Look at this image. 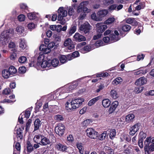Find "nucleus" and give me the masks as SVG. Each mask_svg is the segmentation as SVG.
<instances>
[{
  "label": "nucleus",
  "instance_id": "obj_61",
  "mask_svg": "<svg viewBox=\"0 0 154 154\" xmlns=\"http://www.w3.org/2000/svg\"><path fill=\"white\" fill-rule=\"evenodd\" d=\"M143 89V87H136L135 89V91L138 94L141 92Z\"/></svg>",
  "mask_w": 154,
  "mask_h": 154
},
{
  "label": "nucleus",
  "instance_id": "obj_57",
  "mask_svg": "<svg viewBox=\"0 0 154 154\" xmlns=\"http://www.w3.org/2000/svg\"><path fill=\"white\" fill-rule=\"evenodd\" d=\"M103 41L106 43H112L111 42V40L110 39V36L109 37L108 36H106L104 37L103 38Z\"/></svg>",
  "mask_w": 154,
  "mask_h": 154
},
{
  "label": "nucleus",
  "instance_id": "obj_16",
  "mask_svg": "<svg viewBox=\"0 0 154 154\" xmlns=\"http://www.w3.org/2000/svg\"><path fill=\"white\" fill-rule=\"evenodd\" d=\"M72 60V58L70 54H69L66 56L61 55L60 57V62L62 63H65L67 60Z\"/></svg>",
  "mask_w": 154,
  "mask_h": 154
},
{
  "label": "nucleus",
  "instance_id": "obj_34",
  "mask_svg": "<svg viewBox=\"0 0 154 154\" xmlns=\"http://www.w3.org/2000/svg\"><path fill=\"white\" fill-rule=\"evenodd\" d=\"M100 99L99 97H97L94 98L89 101L88 103V105L89 106H91L94 105L96 102H97Z\"/></svg>",
  "mask_w": 154,
  "mask_h": 154
},
{
  "label": "nucleus",
  "instance_id": "obj_12",
  "mask_svg": "<svg viewBox=\"0 0 154 154\" xmlns=\"http://www.w3.org/2000/svg\"><path fill=\"white\" fill-rule=\"evenodd\" d=\"M96 27L97 31L99 33H103L107 28L106 25L101 23H98L96 24Z\"/></svg>",
  "mask_w": 154,
  "mask_h": 154
},
{
  "label": "nucleus",
  "instance_id": "obj_41",
  "mask_svg": "<svg viewBox=\"0 0 154 154\" xmlns=\"http://www.w3.org/2000/svg\"><path fill=\"white\" fill-rule=\"evenodd\" d=\"M106 152L108 154H114V152L113 149L110 147L106 146L104 148Z\"/></svg>",
  "mask_w": 154,
  "mask_h": 154
},
{
  "label": "nucleus",
  "instance_id": "obj_38",
  "mask_svg": "<svg viewBox=\"0 0 154 154\" xmlns=\"http://www.w3.org/2000/svg\"><path fill=\"white\" fill-rule=\"evenodd\" d=\"M147 72L146 70H144L142 69H138L137 70H135L134 74L135 75H139L141 74H144Z\"/></svg>",
  "mask_w": 154,
  "mask_h": 154
},
{
  "label": "nucleus",
  "instance_id": "obj_9",
  "mask_svg": "<svg viewBox=\"0 0 154 154\" xmlns=\"http://www.w3.org/2000/svg\"><path fill=\"white\" fill-rule=\"evenodd\" d=\"M60 92L58 90L55 92L54 94L50 95L48 98V100H53L56 99L60 100L64 98V97H61V94L60 93Z\"/></svg>",
  "mask_w": 154,
  "mask_h": 154
},
{
  "label": "nucleus",
  "instance_id": "obj_59",
  "mask_svg": "<svg viewBox=\"0 0 154 154\" xmlns=\"http://www.w3.org/2000/svg\"><path fill=\"white\" fill-rule=\"evenodd\" d=\"M82 3H80L77 8V11L78 13L81 12L82 11L83 6L82 5Z\"/></svg>",
  "mask_w": 154,
  "mask_h": 154
},
{
  "label": "nucleus",
  "instance_id": "obj_53",
  "mask_svg": "<svg viewBox=\"0 0 154 154\" xmlns=\"http://www.w3.org/2000/svg\"><path fill=\"white\" fill-rule=\"evenodd\" d=\"M35 24L32 23H29L28 24V27L30 30L34 29L35 28Z\"/></svg>",
  "mask_w": 154,
  "mask_h": 154
},
{
  "label": "nucleus",
  "instance_id": "obj_36",
  "mask_svg": "<svg viewBox=\"0 0 154 154\" xmlns=\"http://www.w3.org/2000/svg\"><path fill=\"white\" fill-rule=\"evenodd\" d=\"M76 30V26L74 25H72L69 29L68 33L70 35H72L74 33Z\"/></svg>",
  "mask_w": 154,
  "mask_h": 154
},
{
  "label": "nucleus",
  "instance_id": "obj_45",
  "mask_svg": "<svg viewBox=\"0 0 154 154\" xmlns=\"http://www.w3.org/2000/svg\"><path fill=\"white\" fill-rule=\"evenodd\" d=\"M123 81L121 77H117L114 79L112 82V83L114 85H117Z\"/></svg>",
  "mask_w": 154,
  "mask_h": 154
},
{
  "label": "nucleus",
  "instance_id": "obj_5",
  "mask_svg": "<svg viewBox=\"0 0 154 154\" xmlns=\"http://www.w3.org/2000/svg\"><path fill=\"white\" fill-rule=\"evenodd\" d=\"M92 29V27L88 22H86L80 25L79 30L80 32L86 34L88 33Z\"/></svg>",
  "mask_w": 154,
  "mask_h": 154
},
{
  "label": "nucleus",
  "instance_id": "obj_4",
  "mask_svg": "<svg viewBox=\"0 0 154 154\" xmlns=\"http://www.w3.org/2000/svg\"><path fill=\"white\" fill-rule=\"evenodd\" d=\"M149 139H146L144 142V149L146 154H150L151 152L154 151V144H151L150 145Z\"/></svg>",
  "mask_w": 154,
  "mask_h": 154
},
{
  "label": "nucleus",
  "instance_id": "obj_31",
  "mask_svg": "<svg viewBox=\"0 0 154 154\" xmlns=\"http://www.w3.org/2000/svg\"><path fill=\"white\" fill-rule=\"evenodd\" d=\"M107 131L109 132V136L110 138L111 139H113L115 137L116 134L115 129H109Z\"/></svg>",
  "mask_w": 154,
  "mask_h": 154
},
{
  "label": "nucleus",
  "instance_id": "obj_26",
  "mask_svg": "<svg viewBox=\"0 0 154 154\" xmlns=\"http://www.w3.org/2000/svg\"><path fill=\"white\" fill-rule=\"evenodd\" d=\"M44 55L42 53H40L38 57L37 62V64L38 66H40L41 63L43 62V60H45Z\"/></svg>",
  "mask_w": 154,
  "mask_h": 154
},
{
  "label": "nucleus",
  "instance_id": "obj_42",
  "mask_svg": "<svg viewBox=\"0 0 154 154\" xmlns=\"http://www.w3.org/2000/svg\"><path fill=\"white\" fill-rule=\"evenodd\" d=\"M8 71L11 75H13L15 73L17 72L16 68L13 66H10L8 69Z\"/></svg>",
  "mask_w": 154,
  "mask_h": 154
},
{
  "label": "nucleus",
  "instance_id": "obj_56",
  "mask_svg": "<svg viewBox=\"0 0 154 154\" xmlns=\"http://www.w3.org/2000/svg\"><path fill=\"white\" fill-rule=\"evenodd\" d=\"M26 71V69L24 66H21L18 69V72L19 73L23 74L25 73Z\"/></svg>",
  "mask_w": 154,
  "mask_h": 154
},
{
  "label": "nucleus",
  "instance_id": "obj_7",
  "mask_svg": "<svg viewBox=\"0 0 154 154\" xmlns=\"http://www.w3.org/2000/svg\"><path fill=\"white\" fill-rule=\"evenodd\" d=\"M58 20H61L64 17H66L67 14V11L64 9L63 7L59 8L58 10Z\"/></svg>",
  "mask_w": 154,
  "mask_h": 154
},
{
  "label": "nucleus",
  "instance_id": "obj_47",
  "mask_svg": "<svg viewBox=\"0 0 154 154\" xmlns=\"http://www.w3.org/2000/svg\"><path fill=\"white\" fill-rule=\"evenodd\" d=\"M27 151L29 152H31L34 149L33 146L29 141L27 142Z\"/></svg>",
  "mask_w": 154,
  "mask_h": 154
},
{
  "label": "nucleus",
  "instance_id": "obj_51",
  "mask_svg": "<svg viewBox=\"0 0 154 154\" xmlns=\"http://www.w3.org/2000/svg\"><path fill=\"white\" fill-rule=\"evenodd\" d=\"M145 7V5L143 3H140L139 5L135 7V10L139 11L141 9L144 8Z\"/></svg>",
  "mask_w": 154,
  "mask_h": 154
},
{
  "label": "nucleus",
  "instance_id": "obj_48",
  "mask_svg": "<svg viewBox=\"0 0 154 154\" xmlns=\"http://www.w3.org/2000/svg\"><path fill=\"white\" fill-rule=\"evenodd\" d=\"M91 17L93 20L94 21H100L99 16H98L95 13L91 14Z\"/></svg>",
  "mask_w": 154,
  "mask_h": 154
},
{
  "label": "nucleus",
  "instance_id": "obj_6",
  "mask_svg": "<svg viewBox=\"0 0 154 154\" xmlns=\"http://www.w3.org/2000/svg\"><path fill=\"white\" fill-rule=\"evenodd\" d=\"M86 132L87 136L91 139H96L98 136V132L92 128H87Z\"/></svg>",
  "mask_w": 154,
  "mask_h": 154
},
{
  "label": "nucleus",
  "instance_id": "obj_1",
  "mask_svg": "<svg viewBox=\"0 0 154 154\" xmlns=\"http://www.w3.org/2000/svg\"><path fill=\"white\" fill-rule=\"evenodd\" d=\"M84 100L82 98L69 100L65 104L66 108L67 110H74L81 105Z\"/></svg>",
  "mask_w": 154,
  "mask_h": 154
},
{
  "label": "nucleus",
  "instance_id": "obj_14",
  "mask_svg": "<svg viewBox=\"0 0 154 154\" xmlns=\"http://www.w3.org/2000/svg\"><path fill=\"white\" fill-rule=\"evenodd\" d=\"M109 36L112 43L117 41L120 39L119 33L117 30H115L114 33H111Z\"/></svg>",
  "mask_w": 154,
  "mask_h": 154
},
{
  "label": "nucleus",
  "instance_id": "obj_10",
  "mask_svg": "<svg viewBox=\"0 0 154 154\" xmlns=\"http://www.w3.org/2000/svg\"><path fill=\"white\" fill-rule=\"evenodd\" d=\"M63 45L67 47L69 50L73 49L75 48L74 43L70 38H68L65 41Z\"/></svg>",
  "mask_w": 154,
  "mask_h": 154
},
{
  "label": "nucleus",
  "instance_id": "obj_23",
  "mask_svg": "<svg viewBox=\"0 0 154 154\" xmlns=\"http://www.w3.org/2000/svg\"><path fill=\"white\" fill-rule=\"evenodd\" d=\"M27 45L25 40L24 39H20L19 42V47L21 50H23L26 47Z\"/></svg>",
  "mask_w": 154,
  "mask_h": 154
},
{
  "label": "nucleus",
  "instance_id": "obj_32",
  "mask_svg": "<svg viewBox=\"0 0 154 154\" xmlns=\"http://www.w3.org/2000/svg\"><path fill=\"white\" fill-rule=\"evenodd\" d=\"M90 45H88L85 46L84 48L81 50V52L83 53H86L89 52L92 49H93Z\"/></svg>",
  "mask_w": 154,
  "mask_h": 154
},
{
  "label": "nucleus",
  "instance_id": "obj_43",
  "mask_svg": "<svg viewBox=\"0 0 154 154\" xmlns=\"http://www.w3.org/2000/svg\"><path fill=\"white\" fill-rule=\"evenodd\" d=\"M92 122L91 119H88L82 122V125L84 127L87 126L91 125Z\"/></svg>",
  "mask_w": 154,
  "mask_h": 154
},
{
  "label": "nucleus",
  "instance_id": "obj_8",
  "mask_svg": "<svg viewBox=\"0 0 154 154\" xmlns=\"http://www.w3.org/2000/svg\"><path fill=\"white\" fill-rule=\"evenodd\" d=\"M65 130L64 126L61 123H59L56 127L55 131L56 133L59 136H62L64 133Z\"/></svg>",
  "mask_w": 154,
  "mask_h": 154
},
{
  "label": "nucleus",
  "instance_id": "obj_50",
  "mask_svg": "<svg viewBox=\"0 0 154 154\" xmlns=\"http://www.w3.org/2000/svg\"><path fill=\"white\" fill-rule=\"evenodd\" d=\"M107 133V131H104L102 134H101L99 136V138L100 140H102L105 139Z\"/></svg>",
  "mask_w": 154,
  "mask_h": 154
},
{
  "label": "nucleus",
  "instance_id": "obj_24",
  "mask_svg": "<svg viewBox=\"0 0 154 154\" xmlns=\"http://www.w3.org/2000/svg\"><path fill=\"white\" fill-rule=\"evenodd\" d=\"M16 31L17 32L19 35H21L22 36L25 35L24 28L21 26H17L16 29Z\"/></svg>",
  "mask_w": 154,
  "mask_h": 154
},
{
  "label": "nucleus",
  "instance_id": "obj_18",
  "mask_svg": "<svg viewBox=\"0 0 154 154\" xmlns=\"http://www.w3.org/2000/svg\"><path fill=\"white\" fill-rule=\"evenodd\" d=\"M50 142L49 139L43 135L40 141V144L43 146H46L50 144Z\"/></svg>",
  "mask_w": 154,
  "mask_h": 154
},
{
  "label": "nucleus",
  "instance_id": "obj_37",
  "mask_svg": "<svg viewBox=\"0 0 154 154\" xmlns=\"http://www.w3.org/2000/svg\"><path fill=\"white\" fill-rule=\"evenodd\" d=\"M77 147L79 149V152L81 154L84 153V148L81 143H77L76 144Z\"/></svg>",
  "mask_w": 154,
  "mask_h": 154
},
{
  "label": "nucleus",
  "instance_id": "obj_63",
  "mask_svg": "<svg viewBox=\"0 0 154 154\" xmlns=\"http://www.w3.org/2000/svg\"><path fill=\"white\" fill-rule=\"evenodd\" d=\"M71 56L72 59H73V58H75L79 56V53L78 51H75L73 52L72 55H70Z\"/></svg>",
  "mask_w": 154,
  "mask_h": 154
},
{
  "label": "nucleus",
  "instance_id": "obj_54",
  "mask_svg": "<svg viewBox=\"0 0 154 154\" xmlns=\"http://www.w3.org/2000/svg\"><path fill=\"white\" fill-rule=\"evenodd\" d=\"M54 119L58 121H63V117L61 115H57L54 117Z\"/></svg>",
  "mask_w": 154,
  "mask_h": 154
},
{
  "label": "nucleus",
  "instance_id": "obj_60",
  "mask_svg": "<svg viewBox=\"0 0 154 154\" xmlns=\"http://www.w3.org/2000/svg\"><path fill=\"white\" fill-rule=\"evenodd\" d=\"M25 19V16L23 14H20L18 17V19L20 21H24Z\"/></svg>",
  "mask_w": 154,
  "mask_h": 154
},
{
  "label": "nucleus",
  "instance_id": "obj_11",
  "mask_svg": "<svg viewBox=\"0 0 154 154\" xmlns=\"http://www.w3.org/2000/svg\"><path fill=\"white\" fill-rule=\"evenodd\" d=\"M140 126V124L137 123L131 127L129 129V134L132 136L134 135L138 131Z\"/></svg>",
  "mask_w": 154,
  "mask_h": 154
},
{
  "label": "nucleus",
  "instance_id": "obj_55",
  "mask_svg": "<svg viewBox=\"0 0 154 154\" xmlns=\"http://www.w3.org/2000/svg\"><path fill=\"white\" fill-rule=\"evenodd\" d=\"M27 60L26 58L24 56H22L20 57L19 59V62L22 63H24L26 62Z\"/></svg>",
  "mask_w": 154,
  "mask_h": 154
},
{
  "label": "nucleus",
  "instance_id": "obj_27",
  "mask_svg": "<svg viewBox=\"0 0 154 154\" xmlns=\"http://www.w3.org/2000/svg\"><path fill=\"white\" fill-rule=\"evenodd\" d=\"M57 149L59 151H65L67 149V147L66 146L63 145L60 143H58L56 145Z\"/></svg>",
  "mask_w": 154,
  "mask_h": 154
},
{
  "label": "nucleus",
  "instance_id": "obj_13",
  "mask_svg": "<svg viewBox=\"0 0 154 154\" xmlns=\"http://www.w3.org/2000/svg\"><path fill=\"white\" fill-rule=\"evenodd\" d=\"M108 13L109 11L107 9H103L99 11L97 13V14L99 16L100 21H101Z\"/></svg>",
  "mask_w": 154,
  "mask_h": 154
},
{
  "label": "nucleus",
  "instance_id": "obj_30",
  "mask_svg": "<svg viewBox=\"0 0 154 154\" xmlns=\"http://www.w3.org/2000/svg\"><path fill=\"white\" fill-rule=\"evenodd\" d=\"M43 135L40 134L35 135L33 138V141L36 143H39L40 144V141L42 138Z\"/></svg>",
  "mask_w": 154,
  "mask_h": 154
},
{
  "label": "nucleus",
  "instance_id": "obj_15",
  "mask_svg": "<svg viewBox=\"0 0 154 154\" xmlns=\"http://www.w3.org/2000/svg\"><path fill=\"white\" fill-rule=\"evenodd\" d=\"M73 38L76 42H80L85 41L86 40V38L84 36L78 32L75 34L73 36Z\"/></svg>",
  "mask_w": 154,
  "mask_h": 154
},
{
  "label": "nucleus",
  "instance_id": "obj_46",
  "mask_svg": "<svg viewBox=\"0 0 154 154\" xmlns=\"http://www.w3.org/2000/svg\"><path fill=\"white\" fill-rule=\"evenodd\" d=\"M55 43L54 42H51L49 43L47 46L48 48L46 49L47 52H50L51 51V49L55 45Z\"/></svg>",
  "mask_w": 154,
  "mask_h": 154
},
{
  "label": "nucleus",
  "instance_id": "obj_19",
  "mask_svg": "<svg viewBox=\"0 0 154 154\" xmlns=\"http://www.w3.org/2000/svg\"><path fill=\"white\" fill-rule=\"evenodd\" d=\"M41 67L43 68L46 67H50L51 68V64L50 62V60L47 61L46 60H43L41 63L40 65Z\"/></svg>",
  "mask_w": 154,
  "mask_h": 154
},
{
  "label": "nucleus",
  "instance_id": "obj_35",
  "mask_svg": "<svg viewBox=\"0 0 154 154\" xmlns=\"http://www.w3.org/2000/svg\"><path fill=\"white\" fill-rule=\"evenodd\" d=\"M110 101L108 99H104L102 101L103 106L105 108L108 107L110 105Z\"/></svg>",
  "mask_w": 154,
  "mask_h": 154
},
{
  "label": "nucleus",
  "instance_id": "obj_44",
  "mask_svg": "<svg viewBox=\"0 0 154 154\" xmlns=\"http://www.w3.org/2000/svg\"><path fill=\"white\" fill-rule=\"evenodd\" d=\"M47 46L46 45L42 44L40 45L39 48V49L41 51H43L45 54H47L49 52H47L46 49H47Z\"/></svg>",
  "mask_w": 154,
  "mask_h": 154
},
{
  "label": "nucleus",
  "instance_id": "obj_29",
  "mask_svg": "<svg viewBox=\"0 0 154 154\" xmlns=\"http://www.w3.org/2000/svg\"><path fill=\"white\" fill-rule=\"evenodd\" d=\"M50 62L51 64V68L52 66L56 67L59 64V61L58 59L54 58L52 60H50Z\"/></svg>",
  "mask_w": 154,
  "mask_h": 154
},
{
  "label": "nucleus",
  "instance_id": "obj_3",
  "mask_svg": "<svg viewBox=\"0 0 154 154\" xmlns=\"http://www.w3.org/2000/svg\"><path fill=\"white\" fill-rule=\"evenodd\" d=\"M78 85V83L77 81H75L72 83L70 85H67L64 87L58 89L59 91L61 94V97L63 96V94L65 93H68L72 90L75 88Z\"/></svg>",
  "mask_w": 154,
  "mask_h": 154
},
{
  "label": "nucleus",
  "instance_id": "obj_58",
  "mask_svg": "<svg viewBox=\"0 0 154 154\" xmlns=\"http://www.w3.org/2000/svg\"><path fill=\"white\" fill-rule=\"evenodd\" d=\"M23 115H24V117L26 119H28L30 115V111L29 110H27L24 113H23Z\"/></svg>",
  "mask_w": 154,
  "mask_h": 154
},
{
  "label": "nucleus",
  "instance_id": "obj_64",
  "mask_svg": "<svg viewBox=\"0 0 154 154\" xmlns=\"http://www.w3.org/2000/svg\"><path fill=\"white\" fill-rule=\"evenodd\" d=\"M32 122V120L31 119H29L26 123V130L27 131L29 128L30 124Z\"/></svg>",
  "mask_w": 154,
  "mask_h": 154
},
{
  "label": "nucleus",
  "instance_id": "obj_17",
  "mask_svg": "<svg viewBox=\"0 0 154 154\" xmlns=\"http://www.w3.org/2000/svg\"><path fill=\"white\" fill-rule=\"evenodd\" d=\"M147 82V79L144 77H142L138 79L135 82V84L141 86L145 84Z\"/></svg>",
  "mask_w": 154,
  "mask_h": 154
},
{
  "label": "nucleus",
  "instance_id": "obj_20",
  "mask_svg": "<svg viewBox=\"0 0 154 154\" xmlns=\"http://www.w3.org/2000/svg\"><path fill=\"white\" fill-rule=\"evenodd\" d=\"M27 17L30 20H33L39 17L38 13H30L27 14Z\"/></svg>",
  "mask_w": 154,
  "mask_h": 154
},
{
  "label": "nucleus",
  "instance_id": "obj_22",
  "mask_svg": "<svg viewBox=\"0 0 154 154\" xmlns=\"http://www.w3.org/2000/svg\"><path fill=\"white\" fill-rule=\"evenodd\" d=\"M41 121L38 119H37L34 122V130L33 131V132L39 129V127L41 125Z\"/></svg>",
  "mask_w": 154,
  "mask_h": 154
},
{
  "label": "nucleus",
  "instance_id": "obj_39",
  "mask_svg": "<svg viewBox=\"0 0 154 154\" xmlns=\"http://www.w3.org/2000/svg\"><path fill=\"white\" fill-rule=\"evenodd\" d=\"M115 20V19L113 17H109L104 22V23L108 25L110 24L113 23Z\"/></svg>",
  "mask_w": 154,
  "mask_h": 154
},
{
  "label": "nucleus",
  "instance_id": "obj_49",
  "mask_svg": "<svg viewBox=\"0 0 154 154\" xmlns=\"http://www.w3.org/2000/svg\"><path fill=\"white\" fill-rule=\"evenodd\" d=\"M122 29L125 32L129 31L131 29V26L125 24L123 25L122 27Z\"/></svg>",
  "mask_w": 154,
  "mask_h": 154
},
{
  "label": "nucleus",
  "instance_id": "obj_52",
  "mask_svg": "<svg viewBox=\"0 0 154 154\" xmlns=\"http://www.w3.org/2000/svg\"><path fill=\"white\" fill-rule=\"evenodd\" d=\"M95 46L96 47H98L100 46H103V43L102 40H98L94 44Z\"/></svg>",
  "mask_w": 154,
  "mask_h": 154
},
{
  "label": "nucleus",
  "instance_id": "obj_62",
  "mask_svg": "<svg viewBox=\"0 0 154 154\" xmlns=\"http://www.w3.org/2000/svg\"><path fill=\"white\" fill-rule=\"evenodd\" d=\"M140 137V139H143L146 138V134L144 133L143 132H140L139 133Z\"/></svg>",
  "mask_w": 154,
  "mask_h": 154
},
{
  "label": "nucleus",
  "instance_id": "obj_21",
  "mask_svg": "<svg viewBox=\"0 0 154 154\" xmlns=\"http://www.w3.org/2000/svg\"><path fill=\"white\" fill-rule=\"evenodd\" d=\"M126 22L133 26H136L137 24V22L135 19L133 18H128L126 19Z\"/></svg>",
  "mask_w": 154,
  "mask_h": 154
},
{
  "label": "nucleus",
  "instance_id": "obj_2",
  "mask_svg": "<svg viewBox=\"0 0 154 154\" xmlns=\"http://www.w3.org/2000/svg\"><path fill=\"white\" fill-rule=\"evenodd\" d=\"M14 33V30L12 29L3 31L0 37V43L2 45L6 44L8 42V40L10 39L11 35L13 34Z\"/></svg>",
  "mask_w": 154,
  "mask_h": 154
},
{
  "label": "nucleus",
  "instance_id": "obj_28",
  "mask_svg": "<svg viewBox=\"0 0 154 154\" xmlns=\"http://www.w3.org/2000/svg\"><path fill=\"white\" fill-rule=\"evenodd\" d=\"M16 134V136L17 137V140H21L23 138V135L22 134V132L20 128L17 129L15 131Z\"/></svg>",
  "mask_w": 154,
  "mask_h": 154
},
{
  "label": "nucleus",
  "instance_id": "obj_40",
  "mask_svg": "<svg viewBox=\"0 0 154 154\" xmlns=\"http://www.w3.org/2000/svg\"><path fill=\"white\" fill-rule=\"evenodd\" d=\"M110 95L114 99L117 98L119 97V95L116 91L115 90H112L110 91Z\"/></svg>",
  "mask_w": 154,
  "mask_h": 154
},
{
  "label": "nucleus",
  "instance_id": "obj_25",
  "mask_svg": "<svg viewBox=\"0 0 154 154\" xmlns=\"http://www.w3.org/2000/svg\"><path fill=\"white\" fill-rule=\"evenodd\" d=\"M134 116V114L131 113L126 116V122L128 123H131L133 122Z\"/></svg>",
  "mask_w": 154,
  "mask_h": 154
},
{
  "label": "nucleus",
  "instance_id": "obj_33",
  "mask_svg": "<svg viewBox=\"0 0 154 154\" xmlns=\"http://www.w3.org/2000/svg\"><path fill=\"white\" fill-rule=\"evenodd\" d=\"M2 76L5 79L8 78L11 75L8 70L5 69L2 71Z\"/></svg>",
  "mask_w": 154,
  "mask_h": 154
}]
</instances>
